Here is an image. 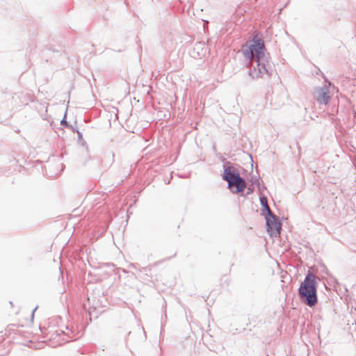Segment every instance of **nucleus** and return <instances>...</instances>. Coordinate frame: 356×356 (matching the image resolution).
I'll return each instance as SVG.
<instances>
[{"label":"nucleus","mask_w":356,"mask_h":356,"mask_svg":"<svg viewBox=\"0 0 356 356\" xmlns=\"http://www.w3.org/2000/svg\"><path fill=\"white\" fill-rule=\"evenodd\" d=\"M243 56L249 60L248 74L253 79L262 77L267 72V58H265L266 46L263 40L254 35L241 49Z\"/></svg>","instance_id":"nucleus-1"},{"label":"nucleus","mask_w":356,"mask_h":356,"mask_svg":"<svg viewBox=\"0 0 356 356\" xmlns=\"http://www.w3.org/2000/svg\"><path fill=\"white\" fill-rule=\"evenodd\" d=\"M223 174L222 177L223 180L227 182L228 188L233 193L243 195L244 191L246 188V183L243 178L241 177L240 171L236 168L235 165L229 161L224 163Z\"/></svg>","instance_id":"nucleus-2"},{"label":"nucleus","mask_w":356,"mask_h":356,"mask_svg":"<svg viewBox=\"0 0 356 356\" xmlns=\"http://www.w3.org/2000/svg\"><path fill=\"white\" fill-rule=\"evenodd\" d=\"M298 294L301 300L312 307L318 302L316 276L308 273L298 289Z\"/></svg>","instance_id":"nucleus-3"},{"label":"nucleus","mask_w":356,"mask_h":356,"mask_svg":"<svg viewBox=\"0 0 356 356\" xmlns=\"http://www.w3.org/2000/svg\"><path fill=\"white\" fill-rule=\"evenodd\" d=\"M335 88V86L330 82L327 81L322 86L315 87L313 92L314 99L321 105H327L330 99V89Z\"/></svg>","instance_id":"nucleus-4"},{"label":"nucleus","mask_w":356,"mask_h":356,"mask_svg":"<svg viewBox=\"0 0 356 356\" xmlns=\"http://www.w3.org/2000/svg\"><path fill=\"white\" fill-rule=\"evenodd\" d=\"M282 230V223L277 216L268 207V236L271 238L279 237Z\"/></svg>","instance_id":"nucleus-5"},{"label":"nucleus","mask_w":356,"mask_h":356,"mask_svg":"<svg viewBox=\"0 0 356 356\" xmlns=\"http://www.w3.org/2000/svg\"><path fill=\"white\" fill-rule=\"evenodd\" d=\"M259 200L261 205V215L264 218V220L266 221L265 228L267 229V197L264 194H261L259 197Z\"/></svg>","instance_id":"nucleus-6"},{"label":"nucleus","mask_w":356,"mask_h":356,"mask_svg":"<svg viewBox=\"0 0 356 356\" xmlns=\"http://www.w3.org/2000/svg\"><path fill=\"white\" fill-rule=\"evenodd\" d=\"M114 153L113 152H109L104 155L103 161L105 163V165L108 166H111L112 163L114 162Z\"/></svg>","instance_id":"nucleus-7"},{"label":"nucleus","mask_w":356,"mask_h":356,"mask_svg":"<svg viewBox=\"0 0 356 356\" xmlns=\"http://www.w3.org/2000/svg\"><path fill=\"white\" fill-rule=\"evenodd\" d=\"M74 131H76L77 134L78 143L83 146L86 145V143L83 138L82 133L79 131L78 129H74Z\"/></svg>","instance_id":"nucleus-8"},{"label":"nucleus","mask_w":356,"mask_h":356,"mask_svg":"<svg viewBox=\"0 0 356 356\" xmlns=\"http://www.w3.org/2000/svg\"><path fill=\"white\" fill-rule=\"evenodd\" d=\"M66 330L68 331L67 333H65L64 331H60L61 333L63 334H65L67 336L68 339L67 340V341H72L73 340V338L74 337V331L72 330H69V328L67 327H66Z\"/></svg>","instance_id":"nucleus-9"},{"label":"nucleus","mask_w":356,"mask_h":356,"mask_svg":"<svg viewBox=\"0 0 356 356\" xmlns=\"http://www.w3.org/2000/svg\"><path fill=\"white\" fill-rule=\"evenodd\" d=\"M88 305V306L90 305V297H88L86 301H85L83 303V307L84 309L86 311L88 312V313L90 314V308H87Z\"/></svg>","instance_id":"nucleus-10"},{"label":"nucleus","mask_w":356,"mask_h":356,"mask_svg":"<svg viewBox=\"0 0 356 356\" xmlns=\"http://www.w3.org/2000/svg\"><path fill=\"white\" fill-rule=\"evenodd\" d=\"M60 124L65 127H70V125L68 124V122L66 120V113H65L63 118L60 121Z\"/></svg>","instance_id":"nucleus-11"},{"label":"nucleus","mask_w":356,"mask_h":356,"mask_svg":"<svg viewBox=\"0 0 356 356\" xmlns=\"http://www.w3.org/2000/svg\"><path fill=\"white\" fill-rule=\"evenodd\" d=\"M99 305V302H97V303H95V302L92 303V307L94 308V309H95L97 308V307Z\"/></svg>","instance_id":"nucleus-12"},{"label":"nucleus","mask_w":356,"mask_h":356,"mask_svg":"<svg viewBox=\"0 0 356 356\" xmlns=\"http://www.w3.org/2000/svg\"><path fill=\"white\" fill-rule=\"evenodd\" d=\"M38 307H36L33 311H32V313H31V318H33V316H34V313L35 312V310L37 309Z\"/></svg>","instance_id":"nucleus-13"},{"label":"nucleus","mask_w":356,"mask_h":356,"mask_svg":"<svg viewBox=\"0 0 356 356\" xmlns=\"http://www.w3.org/2000/svg\"><path fill=\"white\" fill-rule=\"evenodd\" d=\"M264 240L266 241V243H265V249H266V251H267V238H264Z\"/></svg>","instance_id":"nucleus-14"},{"label":"nucleus","mask_w":356,"mask_h":356,"mask_svg":"<svg viewBox=\"0 0 356 356\" xmlns=\"http://www.w3.org/2000/svg\"><path fill=\"white\" fill-rule=\"evenodd\" d=\"M148 268H143V271L147 273Z\"/></svg>","instance_id":"nucleus-15"},{"label":"nucleus","mask_w":356,"mask_h":356,"mask_svg":"<svg viewBox=\"0 0 356 356\" xmlns=\"http://www.w3.org/2000/svg\"><path fill=\"white\" fill-rule=\"evenodd\" d=\"M248 156L250 157V159L251 162H252V156H251L250 155H248Z\"/></svg>","instance_id":"nucleus-16"},{"label":"nucleus","mask_w":356,"mask_h":356,"mask_svg":"<svg viewBox=\"0 0 356 356\" xmlns=\"http://www.w3.org/2000/svg\"><path fill=\"white\" fill-rule=\"evenodd\" d=\"M250 193V191L248 190V191L247 192V194H249Z\"/></svg>","instance_id":"nucleus-17"}]
</instances>
